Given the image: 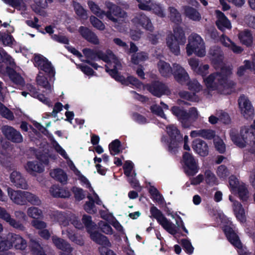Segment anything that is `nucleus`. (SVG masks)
Segmentation results:
<instances>
[{
	"label": "nucleus",
	"instance_id": "f257e3e1",
	"mask_svg": "<svg viewBox=\"0 0 255 255\" xmlns=\"http://www.w3.org/2000/svg\"><path fill=\"white\" fill-rule=\"evenodd\" d=\"M169 18L171 22L179 25L182 21L181 14L176 8L169 7ZM174 33L166 38V43L170 51L175 55L180 54V45H184L186 39L183 28L177 25L173 28Z\"/></svg>",
	"mask_w": 255,
	"mask_h": 255
},
{
	"label": "nucleus",
	"instance_id": "f03ea898",
	"mask_svg": "<svg viewBox=\"0 0 255 255\" xmlns=\"http://www.w3.org/2000/svg\"><path fill=\"white\" fill-rule=\"evenodd\" d=\"M232 73V69L229 67L223 66L220 72L212 73L204 79L205 84L208 89L212 90L233 88L235 83L229 80Z\"/></svg>",
	"mask_w": 255,
	"mask_h": 255
},
{
	"label": "nucleus",
	"instance_id": "7ed1b4c3",
	"mask_svg": "<svg viewBox=\"0 0 255 255\" xmlns=\"http://www.w3.org/2000/svg\"><path fill=\"white\" fill-rule=\"evenodd\" d=\"M171 112L184 128H189L198 118V111L195 107L190 108L188 112L178 106H173L171 109Z\"/></svg>",
	"mask_w": 255,
	"mask_h": 255
},
{
	"label": "nucleus",
	"instance_id": "20e7f679",
	"mask_svg": "<svg viewBox=\"0 0 255 255\" xmlns=\"http://www.w3.org/2000/svg\"><path fill=\"white\" fill-rule=\"evenodd\" d=\"M171 112L184 128H189L198 118V111L195 107L190 108L188 112L178 106H173L171 109Z\"/></svg>",
	"mask_w": 255,
	"mask_h": 255
},
{
	"label": "nucleus",
	"instance_id": "39448f33",
	"mask_svg": "<svg viewBox=\"0 0 255 255\" xmlns=\"http://www.w3.org/2000/svg\"><path fill=\"white\" fill-rule=\"evenodd\" d=\"M186 52L188 56H191L193 53L200 57L205 55L203 40L199 35L192 33L189 36Z\"/></svg>",
	"mask_w": 255,
	"mask_h": 255
},
{
	"label": "nucleus",
	"instance_id": "423d86ee",
	"mask_svg": "<svg viewBox=\"0 0 255 255\" xmlns=\"http://www.w3.org/2000/svg\"><path fill=\"white\" fill-rule=\"evenodd\" d=\"M151 216L170 234L176 235L178 232L176 225L169 221L162 214V212L156 207L152 205L150 208Z\"/></svg>",
	"mask_w": 255,
	"mask_h": 255
},
{
	"label": "nucleus",
	"instance_id": "0eeeda50",
	"mask_svg": "<svg viewBox=\"0 0 255 255\" xmlns=\"http://www.w3.org/2000/svg\"><path fill=\"white\" fill-rule=\"evenodd\" d=\"M168 134L170 140L168 145V150L171 153H175L177 151L179 143L183 141L182 135L180 130L173 126L168 128Z\"/></svg>",
	"mask_w": 255,
	"mask_h": 255
},
{
	"label": "nucleus",
	"instance_id": "6e6552de",
	"mask_svg": "<svg viewBox=\"0 0 255 255\" xmlns=\"http://www.w3.org/2000/svg\"><path fill=\"white\" fill-rule=\"evenodd\" d=\"M182 162L184 172L187 175L194 176L198 172V164L192 154L184 152L182 155Z\"/></svg>",
	"mask_w": 255,
	"mask_h": 255
},
{
	"label": "nucleus",
	"instance_id": "1a4fd4ad",
	"mask_svg": "<svg viewBox=\"0 0 255 255\" xmlns=\"http://www.w3.org/2000/svg\"><path fill=\"white\" fill-rule=\"evenodd\" d=\"M107 11H105V16L111 21L116 23L118 21V17L124 18L126 12L122 8L111 1L106 2Z\"/></svg>",
	"mask_w": 255,
	"mask_h": 255
},
{
	"label": "nucleus",
	"instance_id": "9d476101",
	"mask_svg": "<svg viewBox=\"0 0 255 255\" xmlns=\"http://www.w3.org/2000/svg\"><path fill=\"white\" fill-rule=\"evenodd\" d=\"M238 105L241 113L245 118L248 119L253 117L254 109L249 99L244 94L241 95L238 99Z\"/></svg>",
	"mask_w": 255,
	"mask_h": 255
},
{
	"label": "nucleus",
	"instance_id": "9b49d317",
	"mask_svg": "<svg viewBox=\"0 0 255 255\" xmlns=\"http://www.w3.org/2000/svg\"><path fill=\"white\" fill-rule=\"evenodd\" d=\"M146 89L153 96L160 97L168 90L165 84L159 81H153L146 85Z\"/></svg>",
	"mask_w": 255,
	"mask_h": 255
},
{
	"label": "nucleus",
	"instance_id": "f8f14e48",
	"mask_svg": "<svg viewBox=\"0 0 255 255\" xmlns=\"http://www.w3.org/2000/svg\"><path fill=\"white\" fill-rule=\"evenodd\" d=\"M172 75H173L175 80L181 85L186 84V82L190 79L189 75L186 70L177 63L173 64Z\"/></svg>",
	"mask_w": 255,
	"mask_h": 255
},
{
	"label": "nucleus",
	"instance_id": "ddd939ff",
	"mask_svg": "<svg viewBox=\"0 0 255 255\" xmlns=\"http://www.w3.org/2000/svg\"><path fill=\"white\" fill-rule=\"evenodd\" d=\"M34 64L35 67L50 75H54V69L50 62L41 55H35L34 58Z\"/></svg>",
	"mask_w": 255,
	"mask_h": 255
},
{
	"label": "nucleus",
	"instance_id": "4468645a",
	"mask_svg": "<svg viewBox=\"0 0 255 255\" xmlns=\"http://www.w3.org/2000/svg\"><path fill=\"white\" fill-rule=\"evenodd\" d=\"M132 22L136 26H141L143 29L152 32L154 27L150 19L143 13H139L132 19Z\"/></svg>",
	"mask_w": 255,
	"mask_h": 255
},
{
	"label": "nucleus",
	"instance_id": "2eb2a0df",
	"mask_svg": "<svg viewBox=\"0 0 255 255\" xmlns=\"http://www.w3.org/2000/svg\"><path fill=\"white\" fill-rule=\"evenodd\" d=\"M82 52L86 58L90 60H102L105 62L109 61V56L101 50L84 48Z\"/></svg>",
	"mask_w": 255,
	"mask_h": 255
},
{
	"label": "nucleus",
	"instance_id": "dca6fc26",
	"mask_svg": "<svg viewBox=\"0 0 255 255\" xmlns=\"http://www.w3.org/2000/svg\"><path fill=\"white\" fill-rule=\"evenodd\" d=\"M1 132L7 139L13 142L20 143L23 141L20 133L12 127L7 125L2 126Z\"/></svg>",
	"mask_w": 255,
	"mask_h": 255
},
{
	"label": "nucleus",
	"instance_id": "f3484780",
	"mask_svg": "<svg viewBox=\"0 0 255 255\" xmlns=\"http://www.w3.org/2000/svg\"><path fill=\"white\" fill-rule=\"evenodd\" d=\"M0 219L4 220L11 227L15 229L21 231H24L25 230V227L20 222L11 218L6 210L1 207H0Z\"/></svg>",
	"mask_w": 255,
	"mask_h": 255
},
{
	"label": "nucleus",
	"instance_id": "a211bd4d",
	"mask_svg": "<svg viewBox=\"0 0 255 255\" xmlns=\"http://www.w3.org/2000/svg\"><path fill=\"white\" fill-rule=\"evenodd\" d=\"M223 230L227 239L233 246L239 249L242 248V244L239 237L232 227L226 225L223 227Z\"/></svg>",
	"mask_w": 255,
	"mask_h": 255
},
{
	"label": "nucleus",
	"instance_id": "6ab92c4d",
	"mask_svg": "<svg viewBox=\"0 0 255 255\" xmlns=\"http://www.w3.org/2000/svg\"><path fill=\"white\" fill-rule=\"evenodd\" d=\"M230 136L235 145L241 148L246 147L245 128H242L240 132L236 129H231L230 131Z\"/></svg>",
	"mask_w": 255,
	"mask_h": 255
},
{
	"label": "nucleus",
	"instance_id": "aec40b11",
	"mask_svg": "<svg viewBox=\"0 0 255 255\" xmlns=\"http://www.w3.org/2000/svg\"><path fill=\"white\" fill-rule=\"evenodd\" d=\"M10 180L13 185L17 188L27 189L28 185L25 178L21 173L16 170L13 171L9 176Z\"/></svg>",
	"mask_w": 255,
	"mask_h": 255
},
{
	"label": "nucleus",
	"instance_id": "412c9836",
	"mask_svg": "<svg viewBox=\"0 0 255 255\" xmlns=\"http://www.w3.org/2000/svg\"><path fill=\"white\" fill-rule=\"evenodd\" d=\"M7 191L9 197L13 202L20 205L25 204V191H15L10 187H7Z\"/></svg>",
	"mask_w": 255,
	"mask_h": 255
},
{
	"label": "nucleus",
	"instance_id": "4be33fe9",
	"mask_svg": "<svg viewBox=\"0 0 255 255\" xmlns=\"http://www.w3.org/2000/svg\"><path fill=\"white\" fill-rule=\"evenodd\" d=\"M92 241L96 244L103 246L111 247V244L108 237L98 231L92 230L88 233Z\"/></svg>",
	"mask_w": 255,
	"mask_h": 255
},
{
	"label": "nucleus",
	"instance_id": "5701e85b",
	"mask_svg": "<svg viewBox=\"0 0 255 255\" xmlns=\"http://www.w3.org/2000/svg\"><path fill=\"white\" fill-rule=\"evenodd\" d=\"M192 148L194 151L202 156H206L209 153L207 143L204 140L197 138L192 141Z\"/></svg>",
	"mask_w": 255,
	"mask_h": 255
},
{
	"label": "nucleus",
	"instance_id": "b1692460",
	"mask_svg": "<svg viewBox=\"0 0 255 255\" xmlns=\"http://www.w3.org/2000/svg\"><path fill=\"white\" fill-rule=\"evenodd\" d=\"M216 14L218 18L216 21L218 28L222 31L226 29H230L232 27L231 22L225 14L219 10H216Z\"/></svg>",
	"mask_w": 255,
	"mask_h": 255
},
{
	"label": "nucleus",
	"instance_id": "393cba45",
	"mask_svg": "<svg viewBox=\"0 0 255 255\" xmlns=\"http://www.w3.org/2000/svg\"><path fill=\"white\" fill-rule=\"evenodd\" d=\"M81 36L88 42L94 45H98L100 43L99 39L96 34L87 27L81 26Z\"/></svg>",
	"mask_w": 255,
	"mask_h": 255
},
{
	"label": "nucleus",
	"instance_id": "a878e982",
	"mask_svg": "<svg viewBox=\"0 0 255 255\" xmlns=\"http://www.w3.org/2000/svg\"><path fill=\"white\" fill-rule=\"evenodd\" d=\"M52 241L58 249L63 251L60 255H73L70 254L73 249L65 240L57 237L53 236L52 237Z\"/></svg>",
	"mask_w": 255,
	"mask_h": 255
},
{
	"label": "nucleus",
	"instance_id": "bb28decb",
	"mask_svg": "<svg viewBox=\"0 0 255 255\" xmlns=\"http://www.w3.org/2000/svg\"><path fill=\"white\" fill-rule=\"evenodd\" d=\"M8 239L13 246L17 250H23L27 247V242L19 235L13 233L8 234Z\"/></svg>",
	"mask_w": 255,
	"mask_h": 255
},
{
	"label": "nucleus",
	"instance_id": "cd10ccee",
	"mask_svg": "<svg viewBox=\"0 0 255 255\" xmlns=\"http://www.w3.org/2000/svg\"><path fill=\"white\" fill-rule=\"evenodd\" d=\"M24 168L28 173L32 175H35L36 173H41L44 171L43 165L37 160L28 161Z\"/></svg>",
	"mask_w": 255,
	"mask_h": 255
},
{
	"label": "nucleus",
	"instance_id": "c85d7f7f",
	"mask_svg": "<svg viewBox=\"0 0 255 255\" xmlns=\"http://www.w3.org/2000/svg\"><path fill=\"white\" fill-rule=\"evenodd\" d=\"M184 14L186 17L194 21H200L201 19V15L197 9L189 6H183Z\"/></svg>",
	"mask_w": 255,
	"mask_h": 255
},
{
	"label": "nucleus",
	"instance_id": "c756f323",
	"mask_svg": "<svg viewBox=\"0 0 255 255\" xmlns=\"http://www.w3.org/2000/svg\"><path fill=\"white\" fill-rule=\"evenodd\" d=\"M239 38L242 43L248 47H251L253 42V34L251 30L245 29L240 32L238 35Z\"/></svg>",
	"mask_w": 255,
	"mask_h": 255
},
{
	"label": "nucleus",
	"instance_id": "7c9ffc66",
	"mask_svg": "<svg viewBox=\"0 0 255 255\" xmlns=\"http://www.w3.org/2000/svg\"><path fill=\"white\" fill-rule=\"evenodd\" d=\"M54 148L59 154H60L63 158L67 159V163L70 168L75 173V174L78 175V170L76 168L73 162L69 158V157L65 150L57 143L54 145Z\"/></svg>",
	"mask_w": 255,
	"mask_h": 255
},
{
	"label": "nucleus",
	"instance_id": "2f4dec72",
	"mask_svg": "<svg viewBox=\"0 0 255 255\" xmlns=\"http://www.w3.org/2000/svg\"><path fill=\"white\" fill-rule=\"evenodd\" d=\"M157 67L162 76L167 78L172 75L173 68L168 63L160 60L157 63Z\"/></svg>",
	"mask_w": 255,
	"mask_h": 255
},
{
	"label": "nucleus",
	"instance_id": "473e14b6",
	"mask_svg": "<svg viewBox=\"0 0 255 255\" xmlns=\"http://www.w3.org/2000/svg\"><path fill=\"white\" fill-rule=\"evenodd\" d=\"M29 239V247L34 255H46L39 243L30 235H28Z\"/></svg>",
	"mask_w": 255,
	"mask_h": 255
},
{
	"label": "nucleus",
	"instance_id": "72a5a7b5",
	"mask_svg": "<svg viewBox=\"0 0 255 255\" xmlns=\"http://www.w3.org/2000/svg\"><path fill=\"white\" fill-rule=\"evenodd\" d=\"M36 82L38 85L45 89L47 94L51 93L53 88L48 82L47 78L43 74L40 72L36 77Z\"/></svg>",
	"mask_w": 255,
	"mask_h": 255
},
{
	"label": "nucleus",
	"instance_id": "f704fd0d",
	"mask_svg": "<svg viewBox=\"0 0 255 255\" xmlns=\"http://www.w3.org/2000/svg\"><path fill=\"white\" fill-rule=\"evenodd\" d=\"M234 212L237 219L241 222L246 220L245 212L242 205L238 201L234 203Z\"/></svg>",
	"mask_w": 255,
	"mask_h": 255
},
{
	"label": "nucleus",
	"instance_id": "c9c22d12",
	"mask_svg": "<svg viewBox=\"0 0 255 255\" xmlns=\"http://www.w3.org/2000/svg\"><path fill=\"white\" fill-rule=\"evenodd\" d=\"M221 40L224 46L230 48L234 53L240 54L243 52V49L241 46H237L227 36L223 35Z\"/></svg>",
	"mask_w": 255,
	"mask_h": 255
},
{
	"label": "nucleus",
	"instance_id": "e433bc0d",
	"mask_svg": "<svg viewBox=\"0 0 255 255\" xmlns=\"http://www.w3.org/2000/svg\"><path fill=\"white\" fill-rule=\"evenodd\" d=\"M52 196L54 197L67 198L70 196V192L64 188H60L57 186H52L49 190Z\"/></svg>",
	"mask_w": 255,
	"mask_h": 255
},
{
	"label": "nucleus",
	"instance_id": "4c0bfd02",
	"mask_svg": "<svg viewBox=\"0 0 255 255\" xmlns=\"http://www.w3.org/2000/svg\"><path fill=\"white\" fill-rule=\"evenodd\" d=\"M50 176L55 180L63 184H66L67 180V176L66 173L61 169H55L50 173Z\"/></svg>",
	"mask_w": 255,
	"mask_h": 255
},
{
	"label": "nucleus",
	"instance_id": "58836bf2",
	"mask_svg": "<svg viewBox=\"0 0 255 255\" xmlns=\"http://www.w3.org/2000/svg\"><path fill=\"white\" fill-rule=\"evenodd\" d=\"M89 199L83 205L85 211L90 214H95L97 212V209L95 205V200L90 194L88 193L87 196Z\"/></svg>",
	"mask_w": 255,
	"mask_h": 255
},
{
	"label": "nucleus",
	"instance_id": "ea45409f",
	"mask_svg": "<svg viewBox=\"0 0 255 255\" xmlns=\"http://www.w3.org/2000/svg\"><path fill=\"white\" fill-rule=\"evenodd\" d=\"M82 221L84 225L87 232L90 233L92 230L96 229L97 225L92 221V217L90 215L84 214L82 216Z\"/></svg>",
	"mask_w": 255,
	"mask_h": 255
},
{
	"label": "nucleus",
	"instance_id": "a19ab883",
	"mask_svg": "<svg viewBox=\"0 0 255 255\" xmlns=\"http://www.w3.org/2000/svg\"><path fill=\"white\" fill-rule=\"evenodd\" d=\"M122 146L121 141L116 139L113 140L109 145V149L112 155H115L122 152L120 148Z\"/></svg>",
	"mask_w": 255,
	"mask_h": 255
},
{
	"label": "nucleus",
	"instance_id": "79ce46f5",
	"mask_svg": "<svg viewBox=\"0 0 255 255\" xmlns=\"http://www.w3.org/2000/svg\"><path fill=\"white\" fill-rule=\"evenodd\" d=\"M50 216L54 221L59 222L61 225L66 226L68 225V221L65 215L60 212L58 211H52Z\"/></svg>",
	"mask_w": 255,
	"mask_h": 255
},
{
	"label": "nucleus",
	"instance_id": "37998d69",
	"mask_svg": "<svg viewBox=\"0 0 255 255\" xmlns=\"http://www.w3.org/2000/svg\"><path fill=\"white\" fill-rule=\"evenodd\" d=\"M198 136L205 139H213L217 136L215 130L210 129H202L197 131Z\"/></svg>",
	"mask_w": 255,
	"mask_h": 255
},
{
	"label": "nucleus",
	"instance_id": "c03bdc74",
	"mask_svg": "<svg viewBox=\"0 0 255 255\" xmlns=\"http://www.w3.org/2000/svg\"><path fill=\"white\" fill-rule=\"evenodd\" d=\"M9 77L11 81L17 86H23L25 84L23 78L20 74L13 70L9 72Z\"/></svg>",
	"mask_w": 255,
	"mask_h": 255
},
{
	"label": "nucleus",
	"instance_id": "a18cd8bd",
	"mask_svg": "<svg viewBox=\"0 0 255 255\" xmlns=\"http://www.w3.org/2000/svg\"><path fill=\"white\" fill-rule=\"evenodd\" d=\"M213 143L216 150L221 154L225 152L226 149V144L223 140L218 135L214 139Z\"/></svg>",
	"mask_w": 255,
	"mask_h": 255
},
{
	"label": "nucleus",
	"instance_id": "49530a36",
	"mask_svg": "<svg viewBox=\"0 0 255 255\" xmlns=\"http://www.w3.org/2000/svg\"><path fill=\"white\" fill-rule=\"evenodd\" d=\"M88 5L91 11L98 17L102 18L105 16V11L101 9L100 7L94 1L89 0Z\"/></svg>",
	"mask_w": 255,
	"mask_h": 255
},
{
	"label": "nucleus",
	"instance_id": "de8ad7c7",
	"mask_svg": "<svg viewBox=\"0 0 255 255\" xmlns=\"http://www.w3.org/2000/svg\"><path fill=\"white\" fill-rule=\"evenodd\" d=\"M205 181L207 185L213 186L218 184V180L215 175L210 170L205 172Z\"/></svg>",
	"mask_w": 255,
	"mask_h": 255
},
{
	"label": "nucleus",
	"instance_id": "09e8293b",
	"mask_svg": "<svg viewBox=\"0 0 255 255\" xmlns=\"http://www.w3.org/2000/svg\"><path fill=\"white\" fill-rule=\"evenodd\" d=\"M147 59V54L144 52H140L132 54L131 56V61L135 65H137L140 62L144 61Z\"/></svg>",
	"mask_w": 255,
	"mask_h": 255
},
{
	"label": "nucleus",
	"instance_id": "8fccbe9b",
	"mask_svg": "<svg viewBox=\"0 0 255 255\" xmlns=\"http://www.w3.org/2000/svg\"><path fill=\"white\" fill-rule=\"evenodd\" d=\"M148 192L152 196L153 200H155L160 204H163L164 198L157 188L153 186H151L149 188Z\"/></svg>",
	"mask_w": 255,
	"mask_h": 255
},
{
	"label": "nucleus",
	"instance_id": "3c124183",
	"mask_svg": "<svg viewBox=\"0 0 255 255\" xmlns=\"http://www.w3.org/2000/svg\"><path fill=\"white\" fill-rule=\"evenodd\" d=\"M25 203L28 202L33 205L39 206L41 204V200L36 195L27 191H25Z\"/></svg>",
	"mask_w": 255,
	"mask_h": 255
},
{
	"label": "nucleus",
	"instance_id": "603ef678",
	"mask_svg": "<svg viewBox=\"0 0 255 255\" xmlns=\"http://www.w3.org/2000/svg\"><path fill=\"white\" fill-rule=\"evenodd\" d=\"M121 84L126 86L131 84L139 87L141 86L142 83L136 77L132 76H128L126 78L124 77V80L122 81Z\"/></svg>",
	"mask_w": 255,
	"mask_h": 255
},
{
	"label": "nucleus",
	"instance_id": "864d4df0",
	"mask_svg": "<svg viewBox=\"0 0 255 255\" xmlns=\"http://www.w3.org/2000/svg\"><path fill=\"white\" fill-rule=\"evenodd\" d=\"M0 115L9 121H13L14 116L12 112L0 103Z\"/></svg>",
	"mask_w": 255,
	"mask_h": 255
},
{
	"label": "nucleus",
	"instance_id": "5fc2aeb1",
	"mask_svg": "<svg viewBox=\"0 0 255 255\" xmlns=\"http://www.w3.org/2000/svg\"><path fill=\"white\" fill-rule=\"evenodd\" d=\"M27 214L29 217L33 219H38L43 216L41 210L35 207H29L27 210Z\"/></svg>",
	"mask_w": 255,
	"mask_h": 255
},
{
	"label": "nucleus",
	"instance_id": "6e6d98bb",
	"mask_svg": "<svg viewBox=\"0 0 255 255\" xmlns=\"http://www.w3.org/2000/svg\"><path fill=\"white\" fill-rule=\"evenodd\" d=\"M238 194L241 200L247 201L249 198V191L245 185H239L237 188Z\"/></svg>",
	"mask_w": 255,
	"mask_h": 255
},
{
	"label": "nucleus",
	"instance_id": "4d7b16f0",
	"mask_svg": "<svg viewBox=\"0 0 255 255\" xmlns=\"http://www.w3.org/2000/svg\"><path fill=\"white\" fill-rule=\"evenodd\" d=\"M13 38L9 34L0 32V42L4 46H10L12 44Z\"/></svg>",
	"mask_w": 255,
	"mask_h": 255
},
{
	"label": "nucleus",
	"instance_id": "13d9d810",
	"mask_svg": "<svg viewBox=\"0 0 255 255\" xmlns=\"http://www.w3.org/2000/svg\"><path fill=\"white\" fill-rule=\"evenodd\" d=\"M90 21L93 27L96 29L102 31L105 29V25L103 22L95 16L90 17Z\"/></svg>",
	"mask_w": 255,
	"mask_h": 255
},
{
	"label": "nucleus",
	"instance_id": "bf43d9fd",
	"mask_svg": "<svg viewBox=\"0 0 255 255\" xmlns=\"http://www.w3.org/2000/svg\"><path fill=\"white\" fill-rule=\"evenodd\" d=\"M245 141L247 144H255V132L250 130L249 129L245 128Z\"/></svg>",
	"mask_w": 255,
	"mask_h": 255
},
{
	"label": "nucleus",
	"instance_id": "052dcab7",
	"mask_svg": "<svg viewBox=\"0 0 255 255\" xmlns=\"http://www.w3.org/2000/svg\"><path fill=\"white\" fill-rule=\"evenodd\" d=\"M5 3L17 9H22L25 7L22 0H2Z\"/></svg>",
	"mask_w": 255,
	"mask_h": 255
},
{
	"label": "nucleus",
	"instance_id": "680f3d73",
	"mask_svg": "<svg viewBox=\"0 0 255 255\" xmlns=\"http://www.w3.org/2000/svg\"><path fill=\"white\" fill-rule=\"evenodd\" d=\"M181 245L185 252L188 255H191L194 251V248L190 241L187 239H183L181 241Z\"/></svg>",
	"mask_w": 255,
	"mask_h": 255
},
{
	"label": "nucleus",
	"instance_id": "e2e57ef3",
	"mask_svg": "<svg viewBox=\"0 0 255 255\" xmlns=\"http://www.w3.org/2000/svg\"><path fill=\"white\" fill-rule=\"evenodd\" d=\"M99 226L101 231L107 235H112L113 233V230L111 226L107 222L101 221L99 223Z\"/></svg>",
	"mask_w": 255,
	"mask_h": 255
},
{
	"label": "nucleus",
	"instance_id": "0e129e2a",
	"mask_svg": "<svg viewBox=\"0 0 255 255\" xmlns=\"http://www.w3.org/2000/svg\"><path fill=\"white\" fill-rule=\"evenodd\" d=\"M12 248L11 243L8 239V234L4 240L0 241V252L8 250Z\"/></svg>",
	"mask_w": 255,
	"mask_h": 255
},
{
	"label": "nucleus",
	"instance_id": "69168bd1",
	"mask_svg": "<svg viewBox=\"0 0 255 255\" xmlns=\"http://www.w3.org/2000/svg\"><path fill=\"white\" fill-rule=\"evenodd\" d=\"M109 74L116 81L121 83L124 80V76L120 74L116 66L109 70Z\"/></svg>",
	"mask_w": 255,
	"mask_h": 255
},
{
	"label": "nucleus",
	"instance_id": "338daca9",
	"mask_svg": "<svg viewBox=\"0 0 255 255\" xmlns=\"http://www.w3.org/2000/svg\"><path fill=\"white\" fill-rule=\"evenodd\" d=\"M132 118L133 121L139 124L143 125L148 122L147 119L144 116L136 112H133L132 114Z\"/></svg>",
	"mask_w": 255,
	"mask_h": 255
},
{
	"label": "nucleus",
	"instance_id": "774afa93",
	"mask_svg": "<svg viewBox=\"0 0 255 255\" xmlns=\"http://www.w3.org/2000/svg\"><path fill=\"white\" fill-rule=\"evenodd\" d=\"M217 173L220 178H226L229 175V171L225 165H221L217 168Z\"/></svg>",
	"mask_w": 255,
	"mask_h": 255
}]
</instances>
